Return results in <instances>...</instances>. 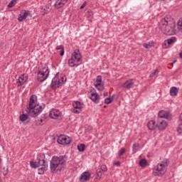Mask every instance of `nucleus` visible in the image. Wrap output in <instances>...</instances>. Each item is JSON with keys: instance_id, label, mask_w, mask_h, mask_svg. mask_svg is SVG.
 I'll use <instances>...</instances> for the list:
<instances>
[{"instance_id": "obj_22", "label": "nucleus", "mask_w": 182, "mask_h": 182, "mask_svg": "<svg viewBox=\"0 0 182 182\" xmlns=\"http://www.w3.org/2000/svg\"><path fill=\"white\" fill-rule=\"evenodd\" d=\"M75 62H76V60H73V58H70V60H68V65L70 68H75V66H79V65H80V64H76L75 63Z\"/></svg>"}, {"instance_id": "obj_37", "label": "nucleus", "mask_w": 182, "mask_h": 182, "mask_svg": "<svg viewBox=\"0 0 182 182\" xmlns=\"http://www.w3.org/2000/svg\"><path fill=\"white\" fill-rule=\"evenodd\" d=\"M100 170H101V171H104V172L107 171V166H106V165H102V166H101V168Z\"/></svg>"}, {"instance_id": "obj_1", "label": "nucleus", "mask_w": 182, "mask_h": 182, "mask_svg": "<svg viewBox=\"0 0 182 182\" xmlns=\"http://www.w3.org/2000/svg\"><path fill=\"white\" fill-rule=\"evenodd\" d=\"M68 156L66 155L54 156L50 161V170L51 173L63 171L66 167Z\"/></svg>"}, {"instance_id": "obj_17", "label": "nucleus", "mask_w": 182, "mask_h": 182, "mask_svg": "<svg viewBox=\"0 0 182 182\" xmlns=\"http://www.w3.org/2000/svg\"><path fill=\"white\" fill-rule=\"evenodd\" d=\"M148 129L149 130H156L157 129V124H156V121L154 120H151L148 122L147 124Z\"/></svg>"}, {"instance_id": "obj_49", "label": "nucleus", "mask_w": 182, "mask_h": 182, "mask_svg": "<svg viewBox=\"0 0 182 182\" xmlns=\"http://www.w3.org/2000/svg\"><path fill=\"white\" fill-rule=\"evenodd\" d=\"M176 62H177V60H173L172 63H171V66H173L174 65V63H176Z\"/></svg>"}, {"instance_id": "obj_25", "label": "nucleus", "mask_w": 182, "mask_h": 182, "mask_svg": "<svg viewBox=\"0 0 182 182\" xmlns=\"http://www.w3.org/2000/svg\"><path fill=\"white\" fill-rule=\"evenodd\" d=\"M96 89L99 90V92H102V90H105V84L104 83H100V85H97V84L95 85Z\"/></svg>"}, {"instance_id": "obj_18", "label": "nucleus", "mask_w": 182, "mask_h": 182, "mask_svg": "<svg viewBox=\"0 0 182 182\" xmlns=\"http://www.w3.org/2000/svg\"><path fill=\"white\" fill-rule=\"evenodd\" d=\"M19 119L21 122L23 123V122H26V123H29L31 122V118H29V115L28 114H22L19 117Z\"/></svg>"}, {"instance_id": "obj_27", "label": "nucleus", "mask_w": 182, "mask_h": 182, "mask_svg": "<svg viewBox=\"0 0 182 182\" xmlns=\"http://www.w3.org/2000/svg\"><path fill=\"white\" fill-rule=\"evenodd\" d=\"M153 43H154V41H150L149 43H144L143 44L144 48H145V49H149V48H151L153 46Z\"/></svg>"}, {"instance_id": "obj_34", "label": "nucleus", "mask_w": 182, "mask_h": 182, "mask_svg": "<svg viewBox=\"0 0 182 182\" xmlns=\"http://www.w3.org/2000/svg\"><path fill=\"white\" fill-rule=\"evenodd\" d=\"M100 83H102V76L98 75V76L97 77V80H96V85H97V86H100Z\"/></svg>"}, {"instance_id": "obj_44", "label": "nucleus", "mask_w": 182, "mask_h": 182, "mask_svg": "<svg viewBox=\"0 0 182 182\" xmlns=\"http://www.w3.org/2000/svg\"><path fill=\"white\" fill-rule=\"evenodd\" d=\"M63 55H65V48L61 49V50L60 52V56H63Z\"/></svg>"}, {"instance_id": "obj_15", "label": "nucleus", "mask_w": 182, "mask_h": 182, "mask_svg": "<svg viewBox=\"0 0 182 182\" xmlns=\"http://www.w3.org/2000/svg\"><path fill=\"white\" fill-rule=\"evenodd\" d=\"M90 99L92 100V102H95V103H99V100H100V97L99 96V94H97V92H92L91 94V96L90 97Z\"/></svg>"}, {"instance_id": "obj_45", "label": "nucleus", "mask_w": 182, "mask_h": 182, "mask_svg": "<svg viewBox=\"0 0 182 182\" xmlns=\"http://www.w3.org/2000/svg\"><path fill=\"white\" fill-rule=\"evenodd\" d=\"M114 166H116L117 167H120V161L114 162Z\"/></svg>"}, {"instance_id": "obj_47", "label": "nucleus", "mask_w": 182, "mask_h": 182, "mask_svg": "<svg viewBox=\"0 0 182 182\" xmlns=\"http://www.w3.org/2000/svg\"><path fill=\"white\" fill-rule=\"evenodd\" d=\"M69 0H61L63 4L65 5Z\"/></svg>"}, {"instance_id": "obj_28", "label": "nucleus", "mask_w": 182, "mask_h": 182, "mask_svg": "<svg viewBox=\"0 0 182 182\" xmlns=\"http://www.w3.org/2000/svg\"><path fill=\"white\" fill-rule=\"evenodd\" d=\"M114 99V95H112L111 97H107L105 100V105H110L112 102H113Z\"/></svg>"}, {"instance_id": "obj_11", "label": "nucleus", "mask_w": 182, "mask_h": 182, "mask_svg": "<svg viewBox=\"0 0 182 182\" xmlns=\"http://www.w3.org/2000/svg\"><path fill=\"white\" fill-rule=\"evenodd\" d=\"M90 180V173L85 171L83 172L80 176V181H89Z\"/></svg>"}, {"instance_id": "obj_32", "label": "nucleus", "mask_w": 182, "mask_h": 182, "mask_svg": "<svg viewBox=\"0 0 182 182\" xmlns=\"http://www.w3.org/2000/svg\"><path fill=\"white\" fill-rule=\"evenodd\" d=\"M19 79H21V80L25 82H26V80H28V75L23 74L21 77H19Z\"/></svg>"}, {"instance_id": "obj_19", "label": "nucleus", "mask_w": 182, "mask_h": 182, "mask_svg": "<svg viewBox=\"0 0 182 182\" xmlns=\"http://www.w3.org/2000/svg\"><path fill=\"white\" fill-rule=\"evenodd\" d=\"M176 42H177V38L171 37V38L165 40L164 45V46H167V43L168 45H173V43H176Z\"/></svg>"}, {"instance_id": "obj_38", "label": "nucleus", "mask_w": 182, "mask_h": 182, "mask_svg": "<svg viewBox=\"0 0 182 182\" xmlns=\"http://www.w3.org/2000/svg\"><path fill=\"white\" fill-rule=\"evenodd\" d=\"M96 173H97V177H99V178H102V170L98 169V170H97Z\"/></svg>"}, {"instance_id": "obj_41", "label": "nucleus", "mask_w": 182, "mask_h": 182, "mask_svg": "<svg viewBox=\"0 0 182 182\" xmlns=\"http://www.w3.org/2000/svg\"><path fill=\"white\" fill-rule=\"evenodd\" d=\"M178 29H182V19L178 21Z\"/></svg>"}, {"instance_id": "obj_21", "label": "nucleus", "mask_w": 182, "mask_h": 182, "mask_svg": "<svg viewBox=\"0 0 182 182\" xmlns=\"http://www.w3.org/2000/svg\"><path fill=\"white\" fill-rule=\"evenodd\" d=\"M178 93V88L177 87H171L170 89V95L171 96H177Z\"/></svg>"}, {"instance_id": "obj_12", "label": "nucleus", "mask_w": 182, "mask_h": 182, "mask_svg": "<svg viewBox=\"0 0 182 182\" xmlns=\"http://www.w3.org/2000/svg\"><path fill=\"white\" fill-rule=\"evenodd\" d=\"M73 106L74 107V113H76L77 114H79L80 113V109H82V104L79 101H75L73 103ZM78 109V110H77Z\"/></svg>"}, {"instance_id": "obj_53", "label": "nucleus", "mask_w": 182, "mask_h": 182, "mask_svg": "<svg viewBox=\"0 0 182 182\" xmlns=\"http://www.w3.org/2000/svg\"><path fill=\"white\" fill-rule=\"evenodd\" d=\"M106 107H107V106L105 105V106H104V108L106 109Z\"/></svg>"}, {"instance_id": "obj_29", "label": "nucleus", "mask_w": 182, "mask_h": 182, "mask_svg": "<svg viewBox=\"0 0 182 182\" xmlns=\"http://www.w3.org/2000/svg\"><path fill=\"white\" fill-rule=\"evenodd\" d=\"M85 149H86V145H85V144H80L77 145L78 151L82 152L85 150Z\"/></svg>"}, {"instance_id": "obj_3", "label": "nucleus", "mask_w": 182, "mask_h": 182, "mask_svg": "<svg viewBox=\"0 0 182 182\" xmlns=\"http://www.w3.org/2000/svg\"><path fill=\"white\" fill-rule=\"evenodd\" d=\"M161 25H164L165 26V29L164 33L165 35H168V36H171V35H176V22L174 21H171L170 18V16H168L161 21Z\"/></svg>"}, {"instance_id": "obj_23", "label": "nucleus", "mask_w": 182, "mask_h": 182, "mask_svg": "<svg viewBox=\"0 0 182 182\" xmlns=\"http://www.w3.org/2000/svg\"><path fill=\"white\" fill-rule=\"evenodd\" d=\"M139 144L136 143V144H133V146H132V154H136V153H137V151H139Z\"/></svg>"}, {"instance_id": "obj_10", "label": "nucleus", "mask_w": 182, "mask_h": 182, "mask_svg": "<svg viewBox=\"0 0 182 182\" xmlns=\"http://www.w3.org/2000/svg\"><path fill=\"white\" fill-rule=\"evenodd\" d=\"M71 59H73L77 62H80V60L82 59V55H80V51L78 49L75 50L72 53Z\"/></svg>"}, {"instance_id": "obj_16", "label": "nucleus", "mask_w": 182, "mask_h": 182, "mask_svg": "<svg viewBox=\"0 0 182 182\" xmlns=\"http://www.w3.org/2000/svg\"><path fill=\"white\" fill-rule=\"evenodd\" d=\"M157 127L159 130H165L166 127H167V122L164 120L158 122Z\"/></svg>"}, {"instance_id": "obj_36", "label": "nucleus", "mask_w": 182, "mask_h": 182, "mask_svg": "<svg viewBox=\"0 0 182 182\" xmlns=\"http://www.w3.org/2000/svg\"><path fill=\"white\" fill-rule=\"evenodd\" d=\"M18 84V87H19L20 86H22L23 85V83H25V82H23L22 80H21L20 78H18V80L17 81Z\"/></svg>"}, {"instance_id": "obj_51", "label": "nucleus", "mask_w": 182, "mask_h": 182, "mask_svg": "<svg viewBox=\"0 0 182 182\" xmlns=\"http://www.w3.org/2000/svg\"><path fill=\"white\" fill-rule=\"evenodd\" d=\"M61 83L63 84V77H61Z\"/></svg>"}, {"instance_id": "obj_9", "label": "nucleus", "mask_w": 182, "mask_h": 182, "mask_svg": "<svg viewBox=\"0 0 182 182\" xmlns=\"http://www.w3.org/2000/svg\"><path fill=\"white\" fill-rule=\"evenodd\" d=\"M40 166H42V167L38 168V173L40 175L45 174V171H48V162H46V161L44 159Z\"/></svg>"}, {"instance_id": "obj_33", "label": "nucleus", "mask_w": 182, "mask_h": 182, "mask_svg": "<svg viewBox=\"0 0 182 182\" xmlns=\"http://www.w3.org/2000/svg\"><path fill=\"white\" fill-rule=\"evenodd\" d=\"M125 153H126V149L122 148L118 153L119 157H122V156H123Z\"/></svg>"}, {"instance_id": "obj_7", "label": "nucleus", "mask_w": 182, "mask_h": 182, "mask_svg": "<svg viewBox=\"0 0 182 182\" xmlns=\"http://www.w3.org/2000/svg\"><path fill=\"white\" fill-rule=\"evenodd\" d=\"M57 141L58 144H70L72 143V138L68 136L60 135L58 136Z\"/></svg>"}, {"instance_id": "obj_40", "label": "nucleus", "mask_w": 182, "mask_h": 182, "mask_svg": "<svg viewBox=\"0 0 182 182\" xmlns=\"http://www.w3.org/2000/svg\"><path fill=\"white\" fill-rule=\"evenodd\" d=\"M34 123L36 126H42L43 124L41 123V121L39 119L35 120Z\"/></svg>"}, {"instance_id": "obj_31", "label": "nucleus", "mask_w": 182, "mask_h": 182, "mask_svg": "<svg viewBox=\"0 0 182 182\" xmlns=\"http://www.w3.org/2000/svg\"><path fill=\"white\" fill-rule=\"evenodd\" d=\"M18 0H11L10 3L8 4V8H14L15 5H16V1Z\"/></svg>"}, {"instance_id": "obj_52", "label": "nucleus", "mask_w": 182, "mask_h": 182, "mask_svg": "<svg viewBox=\"0 0 182 182\" xmlns=\"http://www.w3.org/2000/svg\"><path fill=\"white\" fill-rule=\"evenodd\" d=\"M44 11H46V12H49V10L44 9Z\"/></svg>"}, {"instance_id": "obj_46", "label": "nucleus", "mask_w": 182, "mask_h": 182, "mask_svg": "<svg viewBox=\"0 0 182 182\" xmlns=\"http://www.w3.org/2000/svg\"><path fill=\"white\" fill-rule=\"evenodd\" d=\"M86 6V2L83 3V4L80 6V9H83Z\"/></svg>"}, {"instance_id": "obj_42", "label": "nucleus", "mask_w": 182, "mask_h": 182, "mask_svg": "<svg viewBox=\"0 0 182 182\" xmlns=\"http://www.w3.org/2000/svg\"><path fill=\"white\" fill-rule=\"evenodd\" d=\"M62 85H63V82H60V80H58V81H57V87H60V86H62Z\"/></svg>"}, {"instance_id": "obj_50", "label": "nucleus", "mask_w": 182, "mask_h": 182, "mask_svg": "<svg viewBox=\"0 0 182 182\" xmlns=\"http://www.w3.org/2000/svg\"><path fill=\"white\" fill-rule=\"evenodd\" d=\"M39 121H40V123H41V124H42L43 119H41Z\"/></svg>"}, {"instance_id": "obj_6", "label": "nucleus", "mask_w": 182, "mask_h": 182, "mask_svg": "<svg viewBox=\"0 0 182 182\" xmlns=\"http://www.w3.org/2000/svg\"><path fill=\"white\" fill-rule=\"evenodd\" d=\"M45 160V154L41 153L37 156L36 160L30 161V166L32 168H38L40 167L42 162Z\"/></svg>"}, {"instance_id": "obj_43", "label": "nucleus", "mask_w": 182, "mask_h": 182, "mask_svg": "<svg viewBox=\"0 0 182 182\" xmlns=\"http://www.w3.org/2000/svg\"><path fill=\"white\" fill-rule=\"evenodd\" d=\"M63 48H65L63 47V46L60 45V46H58L55 49H56L57 50H60V49L62 50V49H63Z\"/></svg>"}, {"instance_id": "obj_24", "label": "nucleus", "mask_w": 182, "mask_h": 182, "mask_svg": "<svg viewBox=\"0 0 182 182\" xmlns=\"http://www.w3.org/2000/svg\"><path fill=\"white\" fill-rule=\"evenodd\" d=\"M57 83H58V77H55L52 80V82H51L52 89H56Z\"/></svg>"}, {"instance_id": "obj_5", "label": "nucleus", "mask_w": 182, "mask_h": 182, "mask_svg": "<svg viewBox=\"0 0 182 182\" xmlns=\"http://www.w3.org/2000/svg\"><path fill=\"white\" fill-rule=\"evenodd\" d=\"M48 76H49V68L46 65L38 72L37 80L38 82H45V80L48 79Z\"/></svg>"}, {"instance_id": "obj_8", "label": "nucleus", "mask_w": 182, "mask_h": 182, "mask_svg": "<svg viewBox=\"0 0 182 182\" xmlns=\"http://www.w3.org/2000/svg\"><path fill=\"white\" fill-rule=\"evenodd\" d=\"M49 117L54 119H62V112L59 109H52L50 111Z\"/></svg>"}, {"instance_id": "obj_48", "label": "nucleus", "mask_w": 182, "mask_h": 182, "mask_svg": "<svg viewBox=\"0 0 182 182\" xmlns=\"http://www.w3.org/2000/svg\"><path fill=\"white\" fill-rule=\"evenodd\" d=\"M109 93L108 92H104L103 96L106 97V96H108Z\"/></svg>"}, {"instance_id": "obj_4", "label": "nucleus", "mask_w": 182, "mask_h": 182, "mask_svg": "<svg viewBox=\"0 0 182 182\" xmlns=\"http://www.w3.org/2000/svg\"><path fill=\"white\" fill-rule=\"evenodd\" d=\"M170 161L166 159L162 164H158L157 167L153 171L154 176H163L167 171V167L168 166Z\"/></svg>"}, {"instance_id": "obj_2", "label": "nucleus", "mask_w": 182, "mask_h": 182, "mask_svg": "<svg viewBox=\"0 0 182 182\" xmlns=\"http://www.w3.org/2000/svg\"><path fill=\"white\" fill-rule=\"evenodd\" d=\"M35 100H36V95H32L30 97L28 107L26 109L27 113H28L29 116H31V117H37V116H39V114L42 113V110H43L41 105L36 106Z\"/></svg>"}, {"instance_id": "obj_30", "label": "nucleus", "mask_w": 182, "mask_h": 182, "mask_svg": "<svg viewBox=\"0 0 182 182\" xmlns=\"http://www.w3.org/2000/svg\"><path fill=\"white\" fill-rule=\"evenodd\" d=\"M139 166L141 167H146L147 166V160H146L145 159H141L139 161Z\"/></svg>"}, {"instance_id": "obj_20", "label": "nucleus", "mask_w": 182, "mask_h": 182, "mask_svg": "<svg viewBox=\"0 0 182 182\" xmlns=\"http://www.w3.org/2000/svg\"><path fill=\"white\" fill-rule=\"evenodd\" d=\"M28 15H29V11H25L23 12V15H22V14H20V15L18 16V20L20 22H22V21H23V19H26Z\"/></svg>"}, {"instance_id": "obj_35", "label": "nucleus", "mask_w": 182, "mask_h": 182, "mask_svg": "<svg viewBox=\"0 0 182 182\" xmlns=\"http://www.w3.org/2000/svg\"><path fill=\"white\" fill-rule=\"evenodd\" d=\"M3 175L5 176H8V166H6V167L3 168Z\"/></svg>"}, {"instance_id": "obj_14", "label": "nucleus", "mask_w": 182, "mask_h": 182, "mask_svg": "<svg viewBox=\"0 0 182 182\" xmlns=\"http://www.w3.org/2000/svg\"><path fill=\"white\" fill-rule=\"evenodd\" d=\"M133 85H134V82H133V79H129L123 84V87L127 90L132 89V86H133Z\"/></svg>"}, {"instance_id": "obj_13", "label": "nucleus", "mask_w": 182, "mask_h": 182, "mask_svg": "<svg viewBox=\"0 0 182 182\" xmlns=\"http://www.w3.org/2000/svg\"><path fill=\"white\" fill-rule=\"evenodd\" d=\"M170 112H167L166 111H159L158 113V117L160 119H170Z\"/></svg>"}, {"instance_id": "obj_39", "label": "nucleus", "mask_w": 182, "mask_h": 182, "mask_svg": "<svg viewBox=\"0 0 182 182\" xmlns=\"http://www.w3.org/2000/svg\"><path fill=\"white\" fill-rule=\"evenodd\" d=\"M159 70L156 69L154 70V72L151 73V74L150 75V77H153V76H156V75H157V73H159Z\"/></svg>"}, {"instance_id": "obj_26", "label": "nucleus", "mask_w": 182, "mask_h": 182, "mask_svg": "<svg viewBox=\"0 0 182 182\" xmlns=\"http://www.w3.org/2000/svg\"><path fill=\"white\" fill-rule=\"evenodd\" d=\"M65 4L61 1V0H57L55 6L57 8V9H59L60 8H62Z\"/></svg>"}]
</instances>
